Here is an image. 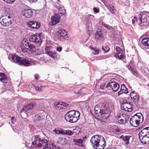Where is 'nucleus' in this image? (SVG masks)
<instances>
[{"label": "nucleus", "instance_id": "obj_1", "mask_svg": "<svg viewBox=\"0 0 149 149\" xmlns=\"http://www.w3.org/2000/svg\"><path fill=\"white\" fill-rule=\"evenodd\" d=\"M90 141L93 146L96 149H103L106 145L105 139L101 135H94L92 137Z\"/></svg>", "mask_w": 149, "mask_h": 149}, {"label": "nucleus", "instance_id": "obj_2", "mask_svg": "<svg viewBox=\"0 0 149 149\" xmlns=\"http://www.w3.org/2000/svg\"><path fill=\"white\" fill-rule=\"evenodd\" d=\"M35 137L34 141L32 143L31 148L34 147L36 148H42V149H49L47 140L41 139L40 136L39 135L35 136Z\"/></svg>", "mask_w": 149, "mask_h": 149}, {"label": "nucleus", "instance_id": "obj_3", "mask_svg": "<svg viewBox=\"0 0 149 149\" xmlns=\"http://www.w3.org/2000/svg\"><path fill=\"white\" fill-rule=\"evenodd\" d=\"M80 115V113L78 111H70L65 114V118L67 121L70 123H74L78 120Z\"/></svg>", "mask_w": 149, "mask_h": 149}, {"label": "nucleus", "instance_id": "obj_4", "mask_svg": "<svg viewBox=\"0 0 149 149\" xmlns=\"http://www.w3.org/2000/svg\"><path fill=\"white\" fill-rule=\"evenodd\" d=\"M21 47L22 51L24 52H30L33 53L36 51V47L31 42L26 40L25 39H23L21 43Z\"/></svg>", "mask_w": 149, "mask_h": 149}, {"label": "nucleus", "instance_id": "obj_5", "mask_svg": "<svg viewBox=\"0 0 149 149\" xmlns=\"http://www.w3.org/2000/svg\"><path fill=\"white\" fill-rule=\"evenodd\" d=\"M141 142L145 144H149V127L143 129L139 134Z\"/></svg>", "mask_w": 149, "mask_h": 149}, {"label": "nucleus", "instance_id": "obj_6", "mask_svg": "<svg viewBox=\"0 0 149 149\" xmlns=\"http://www.w3.org/2000/svg\"><path fill=\"white\" fill-rule=\"evenodd\" d=\"M143 120V118L142 115L141 113H138L134 115L130 120V123L131 125L134 127L139 125Z\"/></svg>", "mask_w": 149, "mask_h": 149}, {"label": "nucleus", "instance_id": "obj_7", "mask_svg": "<svg viewBox=\"0 0 149 149\" xmlns=\"http://www.w3.org/2000/svg\"><path fill=\"white\" fill-rule=\"evenodd\" d=\"M108 108V104L106 103H101L98 104L96 105L95 107V113L98 116H100L101 115V112L104 109H107Z\"/></svg>", "mask_w": 149, "mask_h": 149}, {"label": "nucleus", "instance_id": "obj_8", "mask_svg": "<svg viewBox=\"0 0 149 149\" xmlns=\"http://www.w3.org/2000/svg\"><path fill=\"white\" fill-rule=\"evenodd\" d=\"M139 18L141 22H149V13L147 11H144L139 15Z\"/></svg>", "mask_w": 149, "mask_h": 149}, {"label": "nucleus", "instance_id": "obj_9", "mask_svg": "<svg viewBox=\"0 0 149 149\" xmlns=\"http://www.w3.org/2000/svg\"><path fill=\"white\" fill-rule=\"evenodd\" d=\"M121 109L123 110L131 112L133 109L132 105L130 102H128L126 100H123V103L121 104Z\"/></svg>", "mask_w": 149, "mask_h": 149}, {"label": "nucleus", "instance_id": "obj_10", "mask_svg": "<svg viewBox=\"0 0 149 149\" xmlns=\"http://www.w3.org/2000/svg\"><path fill=\"white\" fill-rule=\"evenodd\" d=\"M29 40L31 42L41 44L42 42L41 38L39 34H36L31 36Z\"/></svg>", "mask_w": 149, "mask_h": 149}, {"label": "nucleus", "instance_id": "obj_11", "mask_svg": "<svg viewBox=\"0 0 149 149\" xmlns=\"http://www.w3.org/2000/svg\"><path fill=\"white\" fill-rule=\"evenodd\" d=\"M120 86L116 82L111 81L109 82L106 86V88L111 87L114 92L117 91L120 88Z\"/></svg>", "mask_w": 149, "mask_h": 149}, {"label": "nucleus", "instance_id": "obj_12", "mask_svg": "<svg viewBox=\"0 0 149 149\" xmlns=\"http://www.w3.org/2000/svg\"><path fill=\"white\" fill-rule=\"evenodd\" d=\"M115 56L119 59H121L123 58L124 55L122 49L119 47L116 46L114 51Z\"/></svg>", "mask_w": 149, "mask_h": 149}, {"label": "nucleus", "instance_id": "obj_13", "mask_svg": "<svg viewBox=\"0 0 149 149\" xmlns=\"http://www.w3.org/2000/svg\"><path fill=\"white\" fill-rule=\"evenodd\" d=\"M65 32V30L63 29H60L56 33L55 36L58 39L60 40L63 39L67 36L66 34H65L64 33Z\"/></svg>", "mask_w": 149, "mask_h": 149}, {"label": "nucleus", "instance_id": "obj_14", "mask_svg": "<svg viewBox=\"0 0 149 149\" xmlns=\"http://www.w3.org/2000/svg\"><path fill=\"white\" fill-rule=\"evenodd\" d=\"M60 19V16L57 13H55L51 18V25H54L57 24L59 21V19Z\"/></svg>", "mask_w": 149, "mask_h": 149}, {"label": "nucleus", "instance_id": "obj_15", "mask_svg": "<svg viewBox=\"0 0 149 149\" xmlns=\"http://www.w3.org/2000/svg\"><path fill=\"white\" fill-rule=\"evenodd\" d=\"M101 115H100V117L104 119H107L110 115V110L108 106V108L107 109H104L101 112Z\"/></svg>", "mask_w": 149, "mask_h": 149}, {"label": "nucleus", "instance_id": "obj_16", "mask_svg": "<svg viewBox=\"0 0 149 149\" xmlns=\"http://www.w3.org/2000/svg\"><path fill=\"white\" fill-rule=\"evenodd\" d=\"M27 25L30 27L35 29H38L40 26V23L34 21H29L27 23Z\"/></svg>", "mask_w": 149, "mask_h": 149}, {"label": "nucleus", "instance_id": "obj_17", "mask_svg": "<svg viewBox=\"0 0 149 149\" xmlns=\"http://www.w3.org/2000/svg\"><path fill=\"white\" fill-rule=\"evenodd\" d=\"M18 64L25 66H28L31 65L30 61L23 57L20 58V62L18 63Z\"/></svg>", "mask_w": 149, "mask_h": 149}, {"label": "nucleus", "instance_id": "obj_18", "mask_svg": "<svg viewBox=\"0 0 149 149\" xmlns=\"http://www.w3.org/2000/svg\"><path fill=\"white\" fill-rule=\"evenodd\" d=\"M22 14L26 18H31L33 15V11L30 9H27L23 10Z\"/></svg>", "mask_w": 149, "mask_h": 149}, {"label": "nucleus", "instance_id": "obj_19", "mask_svg": "<svg viewBox=\"0 0 149 149\" xmlns=\"http://www.w3.org/2000/svg\"><path fill=\"white\" fill-rule=\"evenodd\" d=\"M21 57L17 55H13L12 54L8 56V59L12 61L17 63L18 64L20 62V59Z\"/></svg>", "mask_w": 149, "mask_h": 149}, {"label": "nucleus", "instance_id": "obj_20", "mask_svg": "<svg viewBox=\"0 0 149 149\" xmlns=\"http://www.w3.org/2000/svg\"><path fill=\"white\" fill-rule=\"evenodd\" d=\"M128 93L127 89L124 84L122 85L120 88V90L117 93L118 96H119L120 95L124 93Z\"/></svg>", "mask_w": 149, "mask_h": 149}, {"label": "nucleus", "instance_id": "obj_21", "mask_svg": "<svg viewBox=\"0 0 149 149\" xmlns=\"http://www.w3.org/2000/svg\"><path fill=\"white\" fill-rule=\"evenodd\" d=\"M0 22L3 26H8L9 25V23L6 17H3L0 18Z\"/></svg>", "mask_w": 149, "mask_h": 149}, {"label": "nucleus", "instance_id": "obj_22", "mask_svg": "<svg viewBox=\"0 0 149 149\" xmlns=\"http://www.w3.org/2000/svg\"><path fill=\"white\" fill-rule=\"evenodd\" d=\"M131 137H132V136H131L124 135H122L120 137V138L122 139L125 142V144L127 145L130 144L129 140L130 138Z\"/></svg>", "mask_w": 149, "mask_h": 149}, {"label": "nucleus", "instance_id": "obj_23", "mask_svg": "<svg viewBox=\"0 0 149 149\" xmlns=\"http://www.w3.org/2000/svg\"><path fill=\"white\" fill-rule=\"evenodd\" d=\"M44 119L38 115H36L35 116L34 122L38 124L41 123L42 121H44Z\"/></svg>", "mask_w": 149, "mask_h": 149}, {"label": "nucleus", "instance_id": "obj_24", "mask_svg": "<svg viewBox=\"0 0 149 149\" xmlns=\"http://www.w3.org/2000/svg\"><path fill=\"white\" fill-rule=\"evenodd\" d=\"M65 103L63 102H60L58 103L57 104H55L54 106L57 109L60 110L63 109H65L64 105H65Z\"/></svg>", "mask_w": 149, "mask_h": 149}, {"label": "nucleus", "instance_id": "obj_25", "mask_svg": "<svg viewBox=\"0 0 149 149\" xmlns=\"http://www.w3.org/2000/svg\"><path fill=\"white\" fill-rule=\"evenodd\" d=\"M8 80L7 76L4 73H1L0 75V81L3 83H6Z\"/></svg>", "mask_w": 149, "mask_h": 149}, {"label": "nucleus", "instance_id": "obj_26", "mask_svg": "<svg viewBox=\"0 0 149 149\" xmlns=\"http://www.w3.org/2000/svg\"><path fill=\"white\" fill-rule=\"evenodd\" d=\"M45 50L46 53L47 54L50 56L54 58L55 54L54 52H53L49 49V47H47L45 48Z\"/></svg>", "mask_w": 149, "mask_h": 149}, {"label": "nucleus", "instance_id": "obj_27", "mask_svg": "<svg viewBox=\"0 0 149 149\" xmlns=\"http://www.w3.org/2000/svg\"><path fill=\"white\" fill-rule=\"evenodd\" d=\"M130 96L131 98H133L135 101H137L139 99V95L135 93L134 91H132L131 93Z\"/></svg>", "mask_w": 149, "mask_h": 149}, {"label": "nucleus", "instance_id": "obj_28", "mask_svg": "<svg viewBox=\"0 0 149 149\" xmlns=\"http://www.w3.org/2000/svg\"><path fill=\"white\" fill-rule=\"evenodd\" d=\"M141 43L145 46H149V38H144L141 40Z\"/></svg>", "mask_w": 149, "mask_h": 149}, {"label": "nucleus", "instance_id": "obj_29", "mask_svg": "<svg viewBox=\"0 0 149 149\" xmlns=\"http://www.w3.org/2000/svg\"><path fill=\"white\" fill-rule=\"evenodd\" d=\"M74 131H77V133H76L77 135L80 134L81 135H82L84 134V129L80 127H76L75 129H74Z\"/></svg>", "mask_w": 149, "mask_h": 149}, {"label": "nucleus", "instance_id": "obj_30", "mask_svg": "<svg viewBox=\"0 0 149 149\" xmlns=\"http://www.w3.org/2000/svg\"><path fill=\"white\" fill-rule=\"evenodd\" d=\"M95 38L98 40H102L103 36L102 33L97 32L95 34Z\"/></svg>", "mask_w": 149, "mask_h": 149}, {"label": "nucleus", "instance_id": "obj_31", "mask_svg": "<svg viewBox=\"0 0 149 149\" xmlns=\"http://www.w3.org/2000/svg\"><path fill=\"white\" fill-rule=\"evenodd\" d=\"M59 141L62 145H66L68 143V140L65 138L61 137L59 139Z\"/></svg>", "mask_w": 149, "mask_h": 149}, {"label": "nucleus", "instance_id": "obj_32", "mask_svg": "<svg viewBox=\"0 0 149 149\" xmlns=\"http://www.w3.org/2000/svg\"><path fill=\"white\" fill-rule=\"evenodd\" d=\"M75 144L80 147L83 146V141L81 139H75L74 140Z\"/></svg>", "mask_w": 149, "mask_h": 149}, {"label": "nucleus", "instance_id": "obj_33", "mask_svg": "<svg viewBox=\"0 0 149 149\" xmlns=\"http://www.w3.org/2000/svg\"><path fill=\"white\" fill-rule=\"evenodd\" d=\"M58 13L61 15H64L66 13V10L63 7H60L58 8Z\"/></svg>", "mask_w": 149, "mask_h": 149}, {"label": "nucleus", "instance_id": "obj_34", "mask_svg": "<svg viewBox=\"0 0 149 149\" xmlns=\"http://www.w3.org/2000/svg\"><path fill=\"white\" fill-rule=\"evenodd\" d=\"M74 133H77V132L74 131V129L73 132L70 130H65V135L70 136L73 134Z\"/></svg>", "mask_w": 149, "mask_h": 149}, {"label": "nucleus", "instance_id": "obj_35", "mask_svg": "<svg viewBox=\"0 0 149 149\" xmlns=\"http://www.w3.org/2000/svg\"><path fill=\"white\" fill-rule=\"evenodd\" d=\"M94 17L93 15H88L86 16V21H87V23L90 24V22L91 19Z\"/></svg>", "mask_w": 149, "mask_h": 149}, {"label": "nucleus", "instance_id": "obj_36", "mask_svg": "<svg viewBox=\"0 0 149 149\" xmlns=\"http://www.w3.org/2000/svg\"><path fill=\"white\" fill-rule=\"evenodd\" d=\"M102 49L104 52V53H106L108 52L109 50V48L107 46H106L105 47L104 46H102Z\"/></svg>", "mask_w": 149, "mask_h": 149}, {"label": "nucleus", "instance_id": "obj_37", "mask_svg": "<svg viewBox=\"0 0 149 149\" xmlns=\"http://www.w3.org/2000/svg\"><path fill=\"white\" fill-rule=\"evenodd\" d=\"M30 109L26 105L23 107L22 109L20 111V113H22L23 111L24 112H27Z\"/></svg>", "mask_w": 149, "mask_h": 149}, {"label": "nucleus", "instance_id": "obj_38", "mask_svg": "<svg viewBox=\"0 0 149 149\" xmlns=\"http://www.w3.org/2000/svg\"><path fill=\"white\" fill-rule=\"evenodd\" d=\"M30 109L26 105L23 107L22 109L20 111V113H22L23 111L24 112H27Z\"/></svg>", "mask_w": 149, "mask_h": 149}, {"label": "nucleus", "instance_id": "obj_39", "mask_svg": "<svg viewBox=\"0 0 149 149\" xmlns=\"http://www.w3.org/2000/svg\"><path fill=\"white\" fill-rule=\"evenodd\" d=\"M124 119V120H125V122L126 123V122L128 121L129 119V117L128 115H127L126 114H122V118Z\"/></svg>", "mask_w": 149, "mask_h": 149}, {"label": "nucleus", "instance_id": "obj_40", "mask_svg": "<svg viewBox=\"0 0 149 149\" xmlns=\"http://www.w3.org/2000/svg\"><path fill=\"white\" fill-rule=\"evenodd\" d=\"M91 49L93 50L92 52L93 54H97L99 52V51L96 49H94L93 48L91 47Z\"/></svg>", "mask_w": 149, "mask_h": 149}, {"label": "nucleus", "instance_id": "obj_41", "mask_svg": "<svg viewBox=\"0 0 149 149\" xmlns=\"http://www.w3.org/2000/svg\"><path fill=\"white\" fill-rule=\"evenodd\" d=\"M3 1L6 3L12 4L14 2L15 0H3Z\"/></svg>", "mask_w": 149, "mask_h": 149}, {"label": "nucleus", "instance_id": "obj_42", "mask_svg": "<svg viewBox=\"0 0 149 149\" xmlns=\"http://www.w3.org/2000/svg\"><path fill=\"white\" fill-rule=\"evenodd\" d=\"M109 10L112 13H113L114 12L115 9L114 7L113 6H110L108 8Z\"/></svg>", "mask_w": 149, "mask_h": 149}, {"label": "nucleus", "instance_id": "obj_43", "mask_svg": "<svg viewBox=\"0 0 149 149\" xmlns=\"http://www.w3.org/2000/svg\"><path fill=\"white\" fill-rule=\"evenodd\" d=\"M28 108L30 110L32 109L33 108V107L34 106V104L33 103H31L28 104L27 105Z\"/></svg>", "mask_w": 149, "mask_h": 149}, {"label": "nucleus", "instance_id": "obj_44", "mask_svg": "<svg viewBox=\"0 0 149 149\" xmlns=\"http://www.w3.org/2000/svg\"><path fill=\"white\" fill-rule=\"evenodd\" d=\"M122 118V117H121V118L118 120V123L120 124H124L125 123V120H124V119Z\"/></svg>", "mask_w": 149, "mask_h": 149}, {"label": "nucleus", "instance_id": "obj_45", "mask_svg": "<svg viewBox=\"0 0 149 149\" xmlns=\"http://www.w3.org/2000/svg\"><path fill=\"white\" fill-rule=\"evenodd\" d=\"M102 25L109 30L111 28V26H110L104 23H102Z\"/></svg>", "mask_w": 149, "mask_h": 149}, {"label": "nucleus", "instance_id": "obj_46", "mask_svg": "<svg viewBox=\"0 0 149 149\" xmlns=\"http://www.w3.org/2000/svg\"><path fill=\"white\" fill-rule=\"evenodd\" d=\"M65 130L61 129L59 130V134H61L63 135H65Z\"/></svg>", "mask_w": 149, "mask_h": 149}, {"label": "nucleus", "instance_id": "obj_47", "mask_svg": "<svg viewBox=\"0 0 149 149\" xmlns=\"http://www.w3.org/2000/svg\"><path fill=\"white\" fill-rule=\"evenodd\" d=\"M34 88H35L36 90H37V91H41L42 90V88H41V87H40L38 86H34Z\"/></svg>", "mask_w": 149, "mask_h": 149}, {"label": "nucleus", "instance_id": "obj_48", "mask_svg": "<svg viewBox=\"0 0 149 149\" xmlns=\"http://www.w3.org/2000/svg\"><path fill=\"white\" fill-rule=\"evenodd\" d=\"M15 122V120L14 119V118L13 117H12L11 119V122L12 124H14Z\"/></svg>", "mask_w": 149, "mask_h": 149}, {"label": "nucleus", "instance_id": "obj_49", "mask_svg": "<svg viewBox=\"0 0 149 149\" xmlns=\"http://www.w3.org/2000/svg\"><path fill=\"white\" fill-rule=\"evenodd\" d=\"M93 10L95 13H97L99 12V10H98V9L96 8H93Z\"/></svg>", "mask_w": 149, "mask_h": 149}, {"label": "nucleus", "instance_id": "obj_50", "mask_svg": "<svg viewBox=\"0 0 149 149\" xmlns=\"http://www.w3.org/2000/svg\"><path fill=\"white\" fill-rule=\"evenodd\" d=\"M82 89H83L82 88ZM81 89H80L77 92H74L75 94H77L79 95H81Z\"/></svg>", "mask_w": 149, "mask_h": 149}, {"label": "nucleus", "instance_id": "obj_51", "mask_svg": "<svg viewBox=\"0 0 149 149\" xmlns=\"http://www.w3.org/2000/svg\"><path fill=\"white\" fill-rule=\"evenodd\" d=\"M105 84H103L100 86V88L101 89H104V88L105 87Z\"/></svg>", "mask_w": 149, "mask_h": 149}, {"label": "nucleus", "instance_id": "obj_52", "mask_svg": "<svg viewBox=\"0 0 149 149\" xmlns=\"http://www.w3.org/2000/svg\"><path fill=\"white\" fill-rule=\"evenodd\" d=\"M62 48L61 47H57L56 48V50L59 51V52H60L62 50Z\"/></svg>", "mask_w": 149, "mask_h": 149}, {"label": "nucleus", "instance_id": "obj_53", "mask_svg": "<svg viewBox=\"0 0 149 149\" xmlns=\"http://www.w3.org/2000/svg\"><path fill=\"white\" fill-rule=\"evenodd\" d=\"M53 131L57 134H59V130L55 129Z\"/></svg>", "mask_w": 149, "mask_h": 149}, {"label": "nucleus", "instance_id": "obj_54", "mask_svg": "<svg viewBox=\"0 0 149 149\" xmlns=\"http://www.w3.org/2000/svg\"><path fill=\"white\" fill-rule=\"evenodd\" d=\"M109 149H121L120 147L116 146V147H111V148H109Z\"/></svg>", "mask_w": 149, "mask_h": 149}, {"label": "nucleus", "instance_id": "obj_55", "mask_svg": "<svg viewBox=\"0 0 149 149\" xmlns=\"http://www.w3.org/2000/svg\"><path fill=\"white\" fill-rule=\"evenodd\" d=\"M121 117H122V115L121 114H119L118 115H117V117H116V119H120L121 118Z\"/></svg>", "mask_w": 149, "mask_h": 149}, {"label": "nucleus", "instance_id": "obj_56", "mask_svg": "<svg viewBox=\"0 0 149 149\" xmlns=\"http://www.w3.org/2000/svg\"><path fill=\"white\" fill-rule=\"evenodd\" d=\"M128 69L129 70H130V71H133L134 70V69L133 68H132L131 66H129L128 67Z\"/></svg>", "mask_w": 149, "mask_h": 149}, {"label": "nucleus", "instance_id": "obj_57", "mask_svg": "<svg viewBox=\"0 0 149 149\" xmlns=\"http://www.w3.org/2000/svg\"><path fill=\"white\" fill-rule=\"evenodd\" d=\"M31 3H33L36 2L37 0H28Z\"/></svg>", "mask_w": 149, "mask_h": 149}, {"label": "nucleus", "instance_id": "obj_58", "mask_svg": "<svg viewBox=\"0 0 149 149\" xmlns=\"http://www.w3.org/2000/svg\"><path fill=\"white\" fill-rule=\"evenodd\" d=\"M132 73L133 74L136 76L138 75V73L134 71H133L132 72Z\"/></svg>", "mask_w": 149, "mask_h": 149}, {"label": "nucleus", "instance_id": "obj_59", "mask_svg": "<svg viewBox=\"0 0 149 149\" xmlns=\"http://www.w3.org/2000/svg\"><path fill=\"white\" fill-rule=\"evenodd\" d=\"M120 130L118 128L117 129L115 130V132H120Z\"/></svg>", "mask_w": 149, "mask_h": 149}, {"label": "nucleus", "instance_id": "obj_60", "mask_svg": "<svg viewBox=\"0 0 149 149\" xmlns=\"http://www.w3.org/2000/svg\"><path fill=\"white\" fill-rule=\"evenodd\" d=\"M65 105H64V108H65H65H67L69 107V105L68 104H66L65 103Z\"/></svg>", "mask_w": 149, "mask_h": 149}, {"label": "nucleus", "instance_id": "obj_61", "mask_svg": "<svg viewBox=\"0 0 149 149\" xmlns=\"http://www.w3.org/2000/svg\"><path fill=\"white\" fill-rule=\"evenodd\" d=\"M35 79L36 80H38V75H35Z\"/></svg>", "mask_w": 149, "mask_h": 149}, {"label": "nucleus", "instance_id": "obj_62", "mask_svg": "<svg viewBox=\"0 0 149 149\" xmlns=\"http://www.w3.org/2000/svg\"><path fill=\"white\" fill-rule=\"evenodd\" d=\"M9 15L8 16L7 15L6 16H5V17H6V18H8V19H10L11 18V17L9 15V14H8Z\"/></svg>", "mask_w": 149, "mask_h": 149}, {"label": "nucleus", "instance_id": "obj_63", "mask_svg": "<svg viewBox=\"0 0 149 149\" xmlns=\"http://www.w3.org/2000/svg\"><path fill=\"white\" fill-rule=\"evenodd\" d=\"M132 23H133V24L134 23V22H135V20H134V19H133L132 20Z\"/></svg>", "mask_w": 149, "mask_h": 149}, {"label": "nucleus", "instance_id": "obj_64", "mask_svg": "<svg viewBox=\"0 0 149 149\" xmlns=\"http://www.w3.org/2000/svg\"><path fill=\"white\" fill-rule=\"evenodd\" d=\"M134 18L136 19V21H137V17H134Z\"/></svg>", "mask_w": 149, "mask_h": 149}]
</instances>
